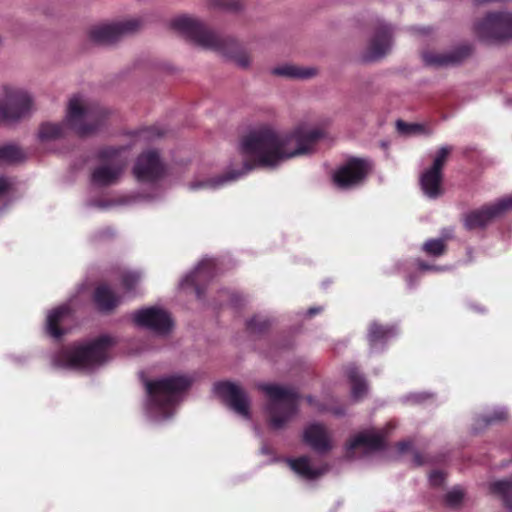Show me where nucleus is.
<instances>
[{
	"label": "nucleus",
	"mask_w": 512,
	"mask_h": 512,
	"mask_svg": "<svg viewBox=\"0 0 512 512\" xmlns=\"http://www.w3.org/2000/svg\"><path fill=\"white\" fill-rule=\"evenodd\" d=\"M107 117L106 109L85 96L77 94L68 103L64 122L42 124L38 137L43 141L58 139L65 134L67 127L81 137L89 136L105 126Z\"/></svg>",
	"instance_id": "obj_2"
},
{
	"label": "nucleus",
	"mask_w": 512,
	"mask_h": 512,
	"mask_svg": "<svg viewBox=\"0 0 512 512\" xmlns=\"http://www.w3.org/2000/svg\"><path fill=\"white\" fill-rule=\"evenodd\" d=\"M98 206H99V207H101V208H103V207H106V204H104V203H99V204H98Z\"/></svg>",
	"instance_id": "obj_54"
},
{
	"label": "nucleus",
	"mask_w": 512,
	"mask_h": 512,
	"mask_svg": "<svg viewBox=\"0 0 512 512\" xmlns=\"http://www.w3.org/2000/svg\"><path fill=\"white\" fill-rule=\"evenodd\" d=\"M510 210H512V195L468 213L465 216L464 225L468 230L483 228Z\"/></svg>",
	"instance_id": "obj_14"
},
{
	"label": "nucleus",
	"mask_w": 512,
	"mask_h": 512,
	"mask_svg": "<svg viewBox=\"0 0 512 512\" xmlns=\"http://www.w3.org/2000/svg\"><path fill=\"white\" fill-rule=\"evenodd\" d=\"M398 334L396 326H382L377 322L371 323L368 331V341L373 352L382 350L385 344Z\"/></svg>",
	"instance_id": "obj_23"
},
{
	"label": "nucleus",
	"mask_w": 512,
	"mask_h": 512,
	"mask_svg": "<svg viewBox=\"0 0 512 512\" xmlns=\"http://www.w3.org/2000/svg\"><path fill=\"white\" fill-rule=\"evenodd\" d=\"M172 25L198 45L219 52L224 51L225 40L212 30L206 28L198 20L188 16H181L175 18Z\"/></svg>",
	"instance_id": "obj_9"
},
{
	"label": "nucleus",
	"mask_w": 512,
	"mask_h": 512,
	"mask_svg": "<svg viewBox=\"0 0 512 512\" xmlns=\"http://www.w3.org/2000/svg\"><path fill=\"white\" fill-rule=\"evenodd\" d=\"M492 493L500 496L505 506L512 511V481L501 480L490 484Z\"/></svg>",
	"instance_id": "obj_29"
},
{
	"label": "nucleus",
	"mask_w": 512,
	"mask_h": 512,
	"mask_svg": "<svg viewBox=\"0 0 512 512\" xmlns=\"http://www.w3.org/2000/svg\"><path fill=\"white\" fill-rule=\"evenodd\" d=\"M507 417V411L504 407H495L492 412H487L481 417L485 425L500 422Z\"/></svg>",
	"instance_id": "obj_33"
},
{
	"label": "nucleus",
	"mask_w": 512,
	"mask_h": 512,
	"mask_svg": "<svg viewBox=\"0 0 512 512\" xmlns=\"http://www.w3.org/2000/svg\"><path fill=\"white\" fill-rule=\"evenodd\" d=\"M272 73L292 79H308L315 75L316 71L313 68L284 64L273 68Z\"/></svg>",
	"instance_id": "obj_28"
},
{
	"label": "nucleus",
	"mask_w": 512,
	"mask_h": 512,
	"mask_svg": "<svg viewBox=\"0 0 512 512\" xmlns=\"http://www.w3.org/2000/svg\"><path fill=\"white\" fill-rule=\"evenodd\" d=\"M445 479V475L441 471H433L429 475V482L433 486H440Z\"/></svg>",
	"instance_id": "obj_43"
},
{
	"label": "nucleus",
	"mask_w": 512,
	"mask_h": 512,
	"mask_svg": "<svg viewBox=\"0 0 512 512\" xmlns=\"http://www.w3.org/2000/svg\"><path fill=\"white\" fill-rule=\"evenodd\" d=\"M464 499V490L456 486L447 492L445 495V502L449 507H457L461 504Z\"/></svg>",
	"instance_id": "obj_35"
},
{
	"label": "nucleus",
	"mask_w": 512,
	"mask_h": 512,
	"mask_svg": "<svg viewBox=\"0 0 512 512\" xmlns=\"http://www.w3.org/2000/svg\"><path fill=\"white\" fill-rule=\"evenodd\" d=\"M415 462L417 465H421L422 464V461L419 459V456L416 454L415 455Z\"/></svg>",
	"instance_id": "obj_51"
},
{
	"label": "nucleus",
	"mask_w": 512,
	"mask_h": 512,
	"mask_svg": "<svg viewBox=\"0 0 512 512\" xmlns=\"http://www.w3.org/2000/svg\"><path fill=\"white\" fill-rule=\"evenodd\" d=\"M261 452H262L263 454H269V453H270V450H269L268 446L263 445V446L261 447Z\"/></svg>",
	"instance_id": "obj_49"
},
{
	"label": "nucleus",
	"mask_w": 512,
	"mask_h": 512,
	"mask_svg": "<svg viewBox=\"0 0 512 512\" xmlns=\"http://www.w3.org/2000/svg\"><path fill=\"white\" fill-rule=\"evenodd\" d=\"M431 398H433V394H431V393L415 392V393L407 394L403 400H404V402H407V403L422 404Z\"/></svg>",
	"instance_id": "obj_38"
},
{
	"label": "nucleus",
	"mask_w": 512,
	"mask_h": 512,
	"mask_svg": "<svg viewBox=\"0 0 512 512\" xmlns=\"http://www.w3.org/2000/svg\"><path fill=\"white\" fill-rule=\"evenodd\" d=\"M303 441L319 454L328 452L332 447L329 433L323 425L318 423L310 424L305 428Z\"/></svg>",
	"instance_id": "obj_21"
},
{
	"label": "nucleus",
	"mask_w": 512,
	"mask_h": 512,
	"mask_svg": "<svg viewBox=\"0 0 512 512\" xmlns=\"http://www.w3.org/2000/svg\"><path fill=\"white\" fill-rule=\"evenodd\" d=\"M322 311V308L321 307H311L310 309L307 310L306 314L308 316H313L315 314H318Z\"/></svg>",
	"instance_id": "obj_48"
},
{
	"label": "nucleus",
	"mask_w": 512,
	"mask_h": 512,
	"mask_svg": "<svg viewBox=\"0 0 512 512\" xmlns=\"http://www.w3.org/2000/svg\"><path fill=\"white\" fill-rule=\"evenodd\" d=\"M449 153H450V148L449 147H447V146L441 147L437 151V153L435 155V158L433 160V164H432V166L430 168L442 172L443 166H444V164L446 162V159H447Z\"/></svg>",
	"instance_id": "obj_36"
},
{
	"label": "nucleus",
	"mask_w": 512,
	"mask_h": 512,
	"mask_svg": "<svg viewBox=\"0 0 512 512\" xmlns=\"http://www.w3.org/2000/svg\"><path fill=\"white\" fill-rule=\"evenodd\" d=\"M236 63L240 66V67H247L249 65V59L246 55L244 54H241L239 56L236 57L235 59Z\"/></svg>",
	"instance_id": "obj_47"
},
{
	"label": "nucleus",
	"mask_w": 512,
	"mask_h": 512,
	"mask_svg": "<svg viewBox=\"0 0 512 512\" xmlns=\"http://www.w3.org/2000/svg\"><path fill=\"white\" fill-rule=\"evenodd\" d=\"M397 130L404 135H409L420 130V126L417 124H408L402 120L396 122Z\"/></svg>",
	"instance_id": "obj_41"
},
{
	"label": "nucleus",
	"mask_w": 512,
	"mask_h": 512,
	"mask_svg": "<svg viewBox=\"0 0 512 512\" xmlns=\"http://www.w3.org/2000/svg\"><path fill=\"white\" fill-rule=\"evenodd\" d=\"M395 424L390 422L383 429L366 430L354 436L347 444V454L354 457L359 451L362 455L381 450L385 447V438L388 430L394 429Z\"/></svg>",
	"instance_id": "obj_12"
},
{
	"label": "nucleus",
	"mask_w": 512,
	"mask_h": 512,
	"mask_svg": "<svg viewBox=\"0 0 512 512\" xmlns=\"http://www.w3.org/2000/svg\"><path fill=\"white\" fill-rule=\"evenodd\" d=\"M25 158L23 151L12 144L0 146V163H17Z\"/></svg>",
	"instance_id": "obj_30"
},
{
	"label": "nucleus",
	"mask_w": 512,
	"mask_h": 512,
	"mask_svg": "<svg viewBox=\"0 0 512 512\" xmlns=\"http://www.w3.org/2000/svg\"><path fill=\"white\" fill-rule=\"evenodd\" d=\"M32 95L21 87L4 86L0 96V123L16 122L32 113Z\"/></svg>",
	"instance_id": "obj_7"
},
{
	"label": "nucleus",
	"mask_w": 512,
	"mask_h": 512,
	"mask_svg": "<svg viewBox=\"0 0 512 512\" xmlns=\"http://www.w3.org/2000/svg\"><path fill=\"white\" fill-rule=\"evenodd\" d=\"M131 318L138 327L150 330L159 336L169 334L173 328L170 314L158 307L137 310L131 315Z\"/></svg>",
	"instance_id": "obj_11"
},
{
	"label": "nucleus",
	"mask_w": 512,
	"mask_h": 512,
	"mask_svg": "<svg viewBox=\"0 0 512 512\" xmlns=\"http://www.w3.org/2000/svg\"><path fill=\"white\" fill-rule=\"evenodd\" d=\"M164 132L156 127L145 128L138 133V137L144 140H152L161 137Z\"/></svg>",
	"instance_id": "obj_40"
},
{
	"label": "nucleus",
	"mask_w": 512,
	"mask_h": 512,
	"mask_svg": "<svg viewBox=\"0 0 512 512\" xmlns=\"http://www.w3.org/2000/svg\"><path fill=\"white\" fill-rule=\"evenodd\" d=\"M189 375L174 374L155 381H145L147 416L154 422L171 418L184 393L192 385Z\"/></svg>",
	"instance_id": "obj_3"
},
{
	"label": "nucleus",
	"mask_w": 512,
	"mask_h": 512,
	"mask_svg": "<svg viewBox=\"0 0 512 512\" xmlns=\"http://www.w3.org/2000/svg\"><path fill=\"white\" fill-rule=\"evenodd\" d=\"M474 32L479 39L488 43L512 39V13H488L474 24Z\"/></svg>",
	"instance_id": "obj_8"
},
{
	"label": "nucleus",
	"mask_w": 512,
	"mask_h": 512,
	"mask_svg": "<svg viewBox=\"0 0 512 512\" xmlns=\"http://www.w3.org/2000/svg\"><path fill=\"white\" fill-rule=\"evenodd\" d=\"M289 467L305 480H315L328 471L326 465L315 467L307 456L286 459Z\"/></svg>",
	"instance_id": "obj_24"
},
{
	"label": "nucleus",
	"mask_w": 512,
	"mask_h": 512,
	"mask_svg": "<svg viewBox=\"0 0 512 512\" xmlns=\"http://www.w3.org/2000/svg\"><path fill=\"white\" fill-rule=\"evenodd\" d=\"M139 26L140 21L138 19L102 24L93 27L89 32V37L97 44H112L122 35L134 32Z\"/></svg>",
	"instance_id": "obj_16"
},
{
	"label": "nucleus",
	"mask_w": 512,
	"mask_h": 512,
	"mask_svg": "<svg viewBox=\"0 0 512 512\" xmlns=\"http://www.w3.org/2000/svg\"><path fill=\"white\" fill-rule=\"evenodd\" d=\"M133 175L141 184H155L166 174V166L156 150L140 154L133 166Z\"/></svg>",
	"instance_id": "obj_10"
},
{
	"label": "nucleus",
	"mask_w": 512,
	"mask_h": 512,
	"mask_svg": "<svg viewBox=\"0 0 512 512\" xmlns=\"http://www.w3.org/2000/svg\"><path fill=\"white\" fill-rule=\"evenodd\" d=\"M271 325V321L264 316L256 315L247 321V330L252 334H260L266 331Z\"/></svg>",
	"instance_id": "obj_31"
},
{
	"label": "nucleus",
	"mask_w": 512,
	"mask_h": 512,
	"mask_svg": "<svg viewBox=\"0 0 512 512\" xmlns=\"http://www.w3.org/2000/svg\"><path fill=\"white\" fill-rule=\"evenodd\" d=\"M413 447V443L411 440H404L398 443L397 449L400 454L406 453L411 450Z\"/></svg>",
	"instance_id": "obj_46"
},
{
	"label": "nucleus",
	"mask_w": 512,
	"mask_h": 512,
	"mask_svg": "<svg viewBox=\"0 0 512 512\" xmlns=\"http://www.w3.org/2000/svg\"><path fill=\"white\" fill-rule=\"evenodd\" d=\"M417 266L421 271H443L444 269L438 266L428 265L424 261L417 260Z\"/></svg>",
	"instance_id": "obj_45"
},
{
	"label": "nucleus",
	"mask_w": 512,
	"mask_h": 512,
	"mask_svg": "<svg viewBox=\"0 0 512 512\" xmlns=\"http://www.w3.org/2000/svg\"><path fill=\"white\" fill-rule=\"evenodd\" d=\"M442 172L432 168L426 169L420 175V186L423 193L430 199L438 198L442 190Z\"/></svg>",
	"instance_id": "obj_25"
},
{
	"label": "nucleus",
	"mask_w": 512,
	"mask_h": 512,
	"mask_svg": "<svg viewBox=\"0 0 512 512\" xmlns=\"http://www.w3.org/2000/svg\"><path fill=\"white\" fill-rule=\"evenodd\" d=\"M428 30L427 28H417L416 31L420 34H426L428 33Z\"/></svg>",
	"instance_id": "obj_50"
},
{
	"label": "nucleus",
	"mask_w": 512,
	"mask_h": 512,
	"mask_svg": "<svg viewBox=\"0 0 512 512\" xmlns=\"http://www.w3.org/2000/svg\"><path fill=\"white\" fill-rule=\"evenodd\" d=\"M407 283H408V285H409L410 287H412V286H413V283H412V277H411V276H409V277H408V279H407Z\"/></svg>",
	"instance_id": "obj_52"
},
{
	"label": "nucleus",
	"mask_w": 512,
	"mask_h": 512,
	"mask_svg": "<svg viewBox=\"0 0 512 512\" xmlns=\"http://www.w3.org/2000/svg\"><path fill=\"white\" fill-rule=\"evenodd\" d=\"M369 169L368 161L353 158L334 172V184L340 189L353 188L365 179Z\"/></svg>",
	"instance_id": "obj_15"
},
{
	"label": "nucleus",
	"mask_w": 512,
	"mask_h": 512,
	"mask_svg": "<svg viewBox=\"0 0 512 512\" xmlns=\"http://www.w3.org/2000/svg\"><path fill=\"white\" fill-rule=\"evenodd\" d=\"M423 251L430 256H440L445 251V243L441 238L429 239L423 244Z\"/></svg>",
	"instance_id": "obj_32"
},
{
	"label": "nucleus",
	"mask_w": 512,
	"mask_h": 512,
	"mask_svg": "<svg viewBox=\"0 0 512 512\" xmlns=\"http://www.w3.org/2000/svg\"><path fill=\"white\" fill-rule=\"evenodd\" d=\"M221 297H222V302H229L231 305L233 306H237L238 305V301H239V296L233 292H230L229 290H222L221 291Z\"/></svg>",
	"instance_id": "obj_42"
},
{
	"label": "nucleus",
	"mask_w": 512,
	"mask_h": 512,
	"mask_svg": "<svg viewBox=\"0 0 512 512\" xmlns=\"http://www.w3.org/2000/svg\"><path fill=\"white\" fill-rule=\"evenodd\" d=\"M72 320L70 303L60 305L48 312L45 331L50 337L59 340L69 331Z\"/></svg>",
	"instance_id": "obj_19"
},
{
	"label": "nucleus",
	"mask_w": 512,
	"mask_h": 512,
	"mask_svg": "<svg viewBox=\"0 0 512 512\" xmlns=\"http://www.w3.org/2000/svg\"><path fill=\"white\" fill-rule=\"evenodd\" d=\"M307 402L316 408L317 411L319 412H331L332 414L336 415V416H342L344 415L345 411L343 408L341 407H332L326 403H320L318 401L315 400L314 397L312 396H308L307 397Z\"/></svg>",
	"instance_id": "obj_34"
},
{
	"label": "nucleus",
	"mask_w": 512,
	"mask_h": 512,
	"mask_svg": "<svg viewBox=\"0 0 512 512\" xmlns=\"http://www.w3.org/2000/svg\"><path fill=\"white\" fill-rule=\"evenodd\" d=\"M12 182L5 177H0V198L5 197L11 189Z\"/></svg>",
	"instance_id": "obj_44"
},
{
	"label": "nucleus",
	"mask_w": 512,
	"mask_h": 512,
	"mask_svg": "<svg viewBox=\"0 0 512 512\" xmlns=\"http://www.w3.org/2000/svg\"><path fill=\"white\" fill-rule=\"evenodd\" d=\"M210 4L216 8L226 10H238L241 7L239 0H210Z\"/></svg>",
	"instance_id": "obj_39"
},
{
	"label": "nucleus",
	"mask_w": 512,
	"mask_h": 512,
	"mask_svg": "<svg viewBox=\"0 0 512 512\" xmlns=\"http://www.w3.org/2000/svg\"><path fill=\"white\" fill-rule=\"evenodd\" d=\"M94 301L102 312H110L120 304V297L107 285H100L94 293Z\"/></svg>",
	"instance_id": "obj_26"
},
{
	"label": "nucleus",
	"mask_w": 512,
	"mask_h": 512,
	"mask_svg": "<svg viewBox=\"0 0 512 512\" xmlns=\"http://www.w3.org/2000/svg\"><path fill=\"white\" fill-rule=\"evenodd\" d=\"M124 152V148L113 147L103 148L98 152L99 164L92 171V185L106 187L119 181L127 165V157Z\"/></svg>",
	"instance_id": "obj_6"
},
{
	"label": "nucleus",
	"mask_w": 512,
	"mask_h": 512,
	"mask_svg": "<svg viewBox=\"0 0 512 512\" xmlns=\"http://www.w3.org/2000/svg\"><path fill=\"white\" fill-rule=\"evenodd\" d=\"M258 388L269 399L265 409L270 428L281 429L297 415L300 395L295 388L270 383L259 384Z\"/></svg>",
	"instance_id": "obj_5"
},
{
	"label": "nucleus",
	"mask_w": 512,
	"mask_h": 512,
	"mask_svg": "<svg viewBox=\"0 0 512 512\" xmlns=\"http://www.w3.org/2000/svg\"><path fill=\"white\" fill-rule=\"evenodd\" d=\"M214 394L235 413L249 420L250 400L247 393L232 382H218L213 386Z\"/></svg>",
	"instance_id": "obj_13"
},
{
	"label": "nucleus",
	"mask_w": 512,
	"mask_h": 512,
	"mask_svg": "<svg viewBox=\"0 0 512 512\" xmlns=\"http://www.w3.org/2000/svg\"><path fill=\"white\" fill-rule=\"evenodd\" d=\"M254 430H255V432H256V434H257V435H260V431H259V429L257 428V426H255V427H254Z\"/></svg>",
	"instance_id": "obj_53"
},
{
	"label": "nucleus",
	"mask_w": 512,
	"mask_h": 512,
	"mask_svg": "<svg viewBox=\"0 0 512 512\" xmlns=\"http://www.w3.org/2000/svg\"><path fill=\"white\" fill-rule=\"evenodd\" d=\"M141 275L138 272L128 271L122 276V284L126 290H132L139 282Z\"/></svg>",
	"instance_id": "obj_37"
},
{
	"label": "nucleus",
	"mask_w": 512,
	"mask_h": 512,
	"mask_svg": "<svg viewBox=\"0 0 512 512\" xmlns=\"http://www.w3.org/2000/svg\"><path fill=\"white\" fill-rule=\"evenodd\" d=\"M470 53L469 46H461L447 53L426 51L422 54V59L426 66L447 67L461 63Z\"/></svg>",
	"instance_id": "obj_20"
},
{
	"label": "nucleus",
	"mask_w": 512,
	"mask_h": 512,
	"mask_svg": "<svg viewBox=\"0 0 512 512\" xmlns=\"http://www.w3.org/2000/svg\"><path fill=\"white\" fill-rule=\"evenodd\" d=\"M116 342L114 336L104 334L94 340L60 350L52 356L51 361L57 368L94 371L110 360L111 349Z\"/></svg>",
	"instance_id": "obj_4"
},
{
	"label": "nucleus",
	"mask_w": 512,
	"mask_h": 512,
	"mask_svg": "<svg viewBox=\"0 0 512 512\" xmlns=\"http://www.w3.org/2000/svg\"><path fill=\"white\" fill-rule=\"evenodd\" d=\"M216 260L214 258H203L193 271L184 276L179 286L181 289L194 287L198 299H202L204 290L202 284L206 283L215 275Z\"/></svg>",
	"instance_id": "obj_17"
},
{
	"label": "nucleus",
	"mask_w": 512,
	"mask_h": 512,
	"mask_svg": "<svg viewBox=\"0 0 512 512\" xmlns=\"http://www.w3.org/2000/svg\"><path fill=\"white\" fill-rule=\"evenodd\" d=\"M345 374L351 383V397L353 400H361L368 393V384L363 375L354 365L346 368Z\"/></svg>",
	"instance_id": "obj_27"
},
{
	"label": "nucleus",
	"mask_w": 512,
	"mask_h": 512,
	"mask_svg": "<svg viewBox=\"0 0 512 512\" xmlns=\"http://www.w3.org/2000/svg\"><path fill=\"white\" fill-rule=\"evenodd\" d=\"M392 35L393 28L391 25L379 22L363 59L371 62L383 58L391 50Z\"/></svg>",
	"instance_id": "obj_18"
},
{
	"label": "nucleus",
	"mask_w": 512,
	"mask_h": 512,
	"mask_svg": "<svg viewBox=\"0 0 512 512\" xmlns=\"http://www.w3.org/2000/svg\"><path fill=\"white\" fill-rule=\"evenodd\" d=\"M252 165L249 163H245L243 165V168L238 171H232L228 172L222 176H218L215 178H210L202 181H193L189 184V188L191 190H198V189H216L219 187L224 186L225 184H228L230 182H233L235 180L240 179L244 175H246L249 171L252 170Z\"/></svg>",
	"instance_id": "obj_22"
},
{
	"label": "nucleus",
	"mask_w": 512,
	"mask_h": 512,
	"mask_svg": "<svg viewBox=\"0 0 512 512\" xmlns=\"http://www.w3.org/2000/svg\"><path fill=\"white\" fill-rule=\"evenodd\" d=\"M323 137L321 128L306 123L298 125L293 133L264 125L250 130L241 139L239 150L258 165L274 168L287 159L310 153Z\"/></svg>",
	"instance_id": "obj_1"
}]
</instances>
